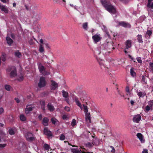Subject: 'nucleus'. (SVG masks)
<instances>
[{
  "mask_svg": "<svg viewBox=\"0 0 153 153\" xmlns=\"http://www.w3.org/2000/svg\"><path fill=\"white\" fill-rule=\"evenodd\" d=\"M100 1L107 10L111 14L116 13V9L111 4L108 3L105 0H100Z\"/></svg>",
  "mask_w": 153,
  "mask_h": 153,
  "instance_id": "obj_1",
  "label": "nucleus"
},
{
  "mask_svg": "<svg viewBox=\"0 0 153 153\" xmlns=\"http://www.w3.org/2000/svg\"><path fill=\"white\" fill-rule=\"evenodd\" d=\"M7 74H9L11 77H13L17 75L16 68L14 66L9 67L6 70Z\"/></svg>",
  "mask_w": 153,
  "mask_h": 153,
  "instance_id": "obj_2",
  "label": "nucleus"
},
{
  "mask_svg": "<svg viewBox=\"0 0 153 153\" xmlns=\"http://www.w3.org/2000/svg\"><path fill=\"white\" fill-rule=\"evenodd\" d=\"M101 48L102 49L106 50L109 53L115 49L114 47H113V44L111 42H108L106 44L102 45Z\"/></svg>",
  "mask_w": 153,
  "mask_h": 153,
  "instance_id": "obj_3",
  "label": "nucleus"
},
{
  "mask_svg": "<svg viewBox=\"0 0 153 153\" xmlns=\"http://www.w3.org/2000/svg\"><path fill=\"white\" fill-rule=\"evenodd\" d=\"M38 69L40 73L44 76H47L50 74V72L46 70V68L42 65V64H39L38 66Z\"/></svg>",
  "mask_w": 153,
  "mask_h": 153,
  "instance_id": "obj_4",
  "label": "nucleus"
},
{
  "mask_svg": "<svg viewBox=\"0 0 153 153\" xmlns=\"http://www.w3.org/2000/svg\"><path fill=\"white\" fill-rule=\"evenodd\" d=\"M26 140L30 142H32L35 140L36 139V137L32 133L28 132L25 136Z\"/></svg>",
  "mask_w": 153,
  "mask_h": 153,
  "instance_id": "obj_5",
  "label": "nucleus"
},
{
  "mask_svg": "<svg viewBox=\"0 0 153 153\" xmlns=\"http://www.w3.org/2000/svg\"><path fill=\"white\" fill-rule=\"evenodd\" d=\"M46 84L45 78L43 76L40 77L39 82L38 83V87L39 88L44 87L46 85Z\"/></svg>",
  "mask_w": 153,
  "mask_h": 153,
  "instance_id": "obj_6",
  "label": "nucleus"
},
{
  "mask_svg": "<svg viewBox=\"0 0 153 153\" xmlns=\"http://www.w3.org/2000/svg\"><path fill=\"white\" fill-rule=\"evenodd\" d=\"M119 25L125 28H130L131 27V25L128 23L124 21H121L118 22Z\"/></svg>",
  "mask_w": 153,
  "mask_h": 153,
  "instance_id": "obj_7",
  "label": "nucleus"
},
{
  "mask_svg": "<svg viewBox=\"0 0 153 153\" xmlns=\"http://www.w3.org/2000/svg\"><path fill=\"white\" fill-rule=\"evenodd\" d=\"M43 132L44 134L48 137H52L53 136V134L52 132L47 127L44 128Z\"/></svg>",
  "mask_w": 153,
  "mask_h": 153,
  "instance_id": "obj_8",
  "label": "nucleus"
},
{
  "mask_svg": "<svg viewBox=\"0 0 153 153\" xmlns=\"http://www.w3.org/2000/svg\"><path fill=\"white\" fill-rule=\"evenodd\" d=\"M99 34H96L94 35L93 36L92 38L95 43H97L99 42L101 39L100 37Z\"/></svg>",
  "mask_w": 153,
  "mask_h": 153,
  "instance_id": "obj_9",
  "label": "nucleus"
},
{
  "mask_svg": "<svg viewBox=\"0 0 153 153\" xmlns=\"http://www.w3.org/2000/svg\"><path fill=\"white\" fill-rule=\"evenodd\" d=\"M141 119V116L140 114H138L134 117L133 120L134 122L138 123Z\"/></svg>",
  "mask_w": 153,
  "mask_h": 153,
  "instance_id": "obj_10",
  "label": "nucleus"
},
{
  "mask_svg": "<svg viewBox=\"0 0 153 153\" xmlns=\"http://www.w3.org/2000/svg\"><path fill=\"white\" fill-rule=\"evenodd\" d=\"M0 9L1 10L6 13H8V10L6 6L1 4L0 3Z\"/></svg>",
  "mask_w": 153,
  "mask_h": 153,
  "instance_id": "obj_11",
  "label": "nucleus"
},
{
  "mask_svg": "<svg viewBox=\"0 0 153 153\" xmlns=\"http://www.w3.org/2000/svg\"><path fill=\"white\" fill-rule=\"evenodd\" d=\"M51 88L52 90H55L56 88H58V84L53 80L51 81Z\"/></svg>",
  "mask_w": 153,
  "mask_h": 153,
  "instance_id": "obj_12",
  "label": "nucleus"
},
{
  "mask_svg": "<svg viewBox=\"0 0 153 153\" xmlns=\"http://www.w3.org/2000/svg\"><path fill=\"white\" fill-rule=\"evenodd\" d=\"M92 143L94 145L98 146L99 144L100 141L97 137L94 138L92 140Z\"/></svg>",
  "mask_w": 153,
  "mask_h": 153,
  "instance_id": "obj_13",
  "label": "nucleus"
},
{
  "mask_svg": "<svg viewBox=\"0 0 153 153\" xmlns=\"http://www.w3.org/2000/svg\"><path fill=\"white\" fill-rule=\"evenodd\" d=\"M71 152L73 153H82L80 149H78L77 148H72L71 149Z\"/></svg>",
  "mask_w": 153,
  "mask_h": 153,
  "instance_id": "obj_14",
  "label": "nucleus"
},
{
  "mask_svg": "<svg viewBox=\"0 0 153 153\" xmlns=\"http://www.w3.org/2000/svg\"><path fill=\"white\" fill-rule=\"evenodd\" d=\"M137 136L138 138L140 140L141 143L144 142L145 141L143 140V136L141 133H137Z\"/></svg>",
  "mask_w": 153,
  "mask_h": 153,
  "instance_id": "obj_15",
  "label": "nucleus"
},
{
  "mask_svg": "<svg viewBox=\"0 0 153 153\" xmlns=\"http://www.w3.org/2000/svg\"><path fill=\"white\" fill-rule=\"evenodd\" d=\"M6 40L7 41V43L9 46H11L13 42V40L8 36H7Z\"/></svg>",
  "mask_w": 153,
  "mask_h": 153,
  "instance_id": "obj_16",
  "label": "nucleus"
},
{
  "mask_svg": "<svg viewBox=\"0 0 153 153\" xmlns=\"http://www.w3.org/2000/svg\"><path fill=\"white\" fill-rule=\"evenodd\" d=\"M16 130V129L15 128H10L8 132L10 135H13L15 134V132Z\"/></svg>",
  "mask_w": 153,
  "mask_h": 153,
  "instance_id": "obj_17",
  "label": "nucleus"
},
{
  "mask_svg": "<svg viewBox=\"0 0 153 153\" xmlns=\"http://www.w3.org/2000/svg\"><path fill=\"white\" fill-rule=\"evenodd\" d=\"M131 46V41L130 40H128L126 42V48L128 49Z\"/></svg>",
  "mask_w": 153,
  "mask_h": 153,
  "instance_id": "obj_18",
  "label": "nucleus"
},
{
  "mask_svg": "<svg viewBox=\"0 0 153 153\" xmlns=\"http://www.w3.org/2000/svg\"><path fill=\"white\" fill-rule=\"evenodd\" d=\"M48 119L47 117L44 118L42 120V123L45 126H47L48 125Z\"/></svg>",
  "mask_w": 153,
  "mask_h": 153,
  "instance_id": "obj_19",
  "label": "nucleus"
},
{
  "mask_svg": "<svg viewBox=\"0 0 153 153\" xmlns=\"http://www.w3.org/2000/svg\"><path fill=\"white\" fill-rule=\"evenodd\" d=\"M152 33V31L150 30H148L146 32V35L145 36V37L148 39H149L150 36Z\"/></svg>",
  "mask_w": 153,
  "mask_h": 153,
  "instance_id": "obj_20",
  "label": "nucleus"
},
{
  "mask_svg": "<svg viewBox=\"0 0 153 153\" xmlns=\"http://www.w3.org/2000/svg\"><path fill=\"white\" fill-rule=\"evenodd\" d=\"M33 108L30 106H27L25 109V112L26 114H29L30 111H32L33 110Z\"/></svg>",
  "mask_w": 153,
  "mask_h": 153,
  "instance_id": "obj_21",
  "label": "nucleus"
},
{
  "mask_svg": "<svg viewBox=\"0 0 153 153\" xmlns=\"http://www.w3.org/2000/svg\"><path fill=\"white\" fill-rule=\"evenodd\" d=\"M85 119L87 121L88 120L89 123H91V115L89 112L85 113Z\"/></svg>",
  "mask_w": 153,
  "mask_h": 153,
  "instance_id": "obj_22",
  "label": "nucleus"
},
{
  "mask_svg": "<svg viewBox=\"0 0 153 153\" xmlns=\"http://www.w3.org/2000/svg\"><path fill=\"white\" fill-rule=\"evenodd\" d=\"M153 0H148L147 6L149 8L153 9V2L151 3Z\"/></svg>",
  "mask_w": 153,
  "mask_h": 153,
  "instance_id": "obj_23",
  "label": "nucleus"
},
{
  "mask_svg": "<svg viewBox=\"0 0 153 153\" xmlns=\"http://www.w3.org/2000/svg\"><path fill=\"white\" fill-rule=\"evenodd\" d=\"M137 95L140 98L144 97L146 95V93L145 92H142L141 91L137 92Z\"/></svg>",
  "mask_w": 153,
  "mask_h": 153,
  "instance_id": "obj_24",
  "label": "nucleus"
},
{
  "mask_svg": "<svg viewBox=\"0 0 153 153\" xmlns=\"http://www.w3.org/2000/svg\"><path fill=\"white\" fill-rule=\"evenodd\" d=\"M137 41L139 43H142L143 42L142 36L141 35L138 34L137 35Z\"/></svg>",
  "mask_w": 153,
  "mask_h": 153,
  "instance_id": "obj_25",
  "label": "nucleus"
},
{
  "mask_svg": "<svg viewBox=\"0 0 153 153\" xmlns=\"http://www.w3.org/2000/svg\"><path fill=\"white\" fill-rule=\"evenodd\" d=\"M48 109L51 111H53L54 110V107L51 103H48Z\"/></svg>",
  "mask_w": 153,
  "mask_h": 153,
  "instance_id": "obj_26",
  "label": "nucleus"
},
{
  "mask_svg": "<svg viewBox=\"0 0 153 153\" xmlns=\"http://www.w3.org/2000/svg\"><path fill=\"white\" fill-rule=\"evenodd\" d=\"M85 145L86 147H88L89 149L93 147V146L94 145L92 143H91L90 142H88L87 143H85Z\"/></svg>",
  "mask_w": 153,
  "mask_h": 153,
  "instance_id": "obj_27",
  "label": "nucleus"
},
{
  "mask_svg": "<svg viewBox=\"0 0 153 153\" xmlns=\"http://www.w3.org/2000/svg\"><path fill=\"white\" fill-rule=\"evenodd\" d=\"M74 98L76 105L78 106H80L81 104L79 100V99L78 97L76 96H75Z\"/></svg>",
  "mask_w": 153,
  "mask_h": 153,
  "instance_id": "obj_28",
  "label": "nucleus"
},
{
  "mask_svg": "<svg viewBox=\"0 0 153 153\" xmlns=\"http://www.w3.org/2000/svg\"><path fill=\"white\" fill-rule=\"evenodd\" d=\"M134 68L132 67L130 69V74L131 76L134 77L136 75V73L134 71Z\"/></svg>",
  "mask_w": 153,
  "mask_h": 153,
  "instance_id": "obj_29",
  "label": "nucleus"
},
{
  "mask_svg": "<svg viewBox=\"0 0 153 153\" xmlns=\"http://www.w3.org/2000/svg\"><path fill=\"white\" fill-rule=\"evenodd\" d=\"M39 51L41 53H42L44 51V48L43 46V45L40 44L39 47Z\"/></svg>",
  "mask_w": 153,
  "mask_h": 153,
  "instance_id": "obj_30",
  "label": "nucleus"
},
{
  "mask_svg": "<svg viewBox=\"0 0 153 153\" xmlns=\"http://www.w3.org/2000/svg\"><path fill=\"white\" fill-rule=\"evenodd\" d=\"M62 96L63 97L65 98H67L68 97V92L65 91L64 90H62Z\"/></svg>",
  "mask_w": 153,
  "mask_h": 153,
  "instance_id": "obj_31",
  "label": "nucleus"
},
{
  "mask_svg": "<svg viewBox=\"0 0 153 153\" xmlns=\"http://www.w3.org/2000/svg\"><path fill=\"white\" fill-rule=\"evenodd\" d=\"M19 117L20 120L22 121H24L26 120V118L23 114L20 115Z\"/></svg>",
  "mask_w": 153,
  "mask_h": 153,
  "instance_id": "obj_32",
  "label": "nucleus"
},
{
  "mask_svg": "<svg viewBox=\"0 0 153 153\" xmlns=\"http://www.w3.org/2000/svg\"><path fill=\"white\" fill-rule=\"evenodd\" d=\"M149 105L151 108V110H152V107L153 106V100H151L148 102Z\"/></svg>",
  "mask_w": 153,
  "mask_h": 153,
  "instance_id": "obj_33",
  "label": "nucleus"
},
{
  "mask_svg": "<svg viewBox=\"0 0 153 153\" xmlns=\"http://www.w3.org/2000/svg\"><path fill=\"white\" fill-rule=\"evenodd\" d=\"M43 147L45 149L47 150H49L50 148V146L48 144L45 143L43 146Z\"/></svg>",
  "mask_w": 153,
  "mask_h": 153,
  "instance_id": "obj_34",
  "label": "nucleus"
},
{
  "mask_svg": "<svg viewBox=\"0 0 153 153\" xmlns=\"http://www.w3.org/2000/svg\"><path fill=\"white\" fill-rule=\"evenodd\" d=\"M83 28L85 30H87L88 29V23L85 22V23H83L82 25Z\"/></svg>",
  "mask_w": 153,
  "mask_h": 153,
  "instance_id": "obj_35",
  "label": "nucleus"
},
{
  "mask_svg": "<svg viewBox=\"0 0 153 153\" xmlns=\"http://www.w3.org/2000/svg\"><path fill=\"white\" fill-rule=\"evenodd\" d=\"M76 124V120L73 119L72 120V122L71 123V125L73 127H74Z\"/></svg>",
  "mask_w": 153,
  "mask_h": 153,
  "instance_id": "obj_36",
  "label": "nucleus"
},
{
  "mask_svg": "<svg viewBox=\"0 0 153 153\" xmlns=\"http://www.w3.org/2000/svg\"><path fill=\"white\" fill-rule=\"evenodd\" d=\"M83 109H84V111L85 112V113H86L88 112V108H87V107L86 106H85V105L83 104Z\"/></svg>",
  "mask_w": 153,
  "mask_h": 153,
  "instance_id": "obj_37",
  "label": "nucleus"
},
{
  "mask_svg": "<svg viewBox=\"0 0 153 153\" xmlns=\"http://www.w3.org/2000/svg\"><path fill=\"white\" fill-rule=\"evenodd\" d=\"M65 139V136L63 134H61L59 139L61 140H64Z\"/></svg>",
  "mask_w": 153,
  "mask_h": 153,
  "instance_id": "obj_38",
  "label": "nucleus"
},
{
  "mask_svg": "<svg viewBox=\"0 0 153 153\" xmlns=\"http://www.w3.org/2000/svg\"><path fill=\"white\" fill-rule=\"evenodd\" d=\"M150 109H151V107L149 106V105H147L145 108V111H147V112H149V111Z\"/></svg>",
  "mask_w": 153,
  "mask_h": 153,
  "instance_id": "obj_39",
  "label": "nucleus"
},
{
  "mask_svg": "<svg viewBox=\"0 0 153 153\" xmlns=\"http://www.w3.org/2000/svg\"><path fill=\"white\" fill-rule=\"evenodd\" d=\"M11 87L10 85H6L5 86V89L7 91H10V89Z\"/></svg>",
  "mask_w": 153,
  "mask_h": 153,
  "instance_id": "obj_40",
  "label": "nucleus"
},
{
  "mask_svg": "<svg viewBox=\"0 0 153 153\" xmlns=\"http://www.w3.org/2000/svg\"><path fill=\"white\" fill-rule=\"evenodd\" d=\"M40 104L41 105V106H44L45 105V102L44 100H42L40 101Z\"/></svg>",
  "mask_w": 153,
  "mask_h": 153,
  "instance_id": "obj_41",
  "label": "nucleus"
},
{
  "mask_svg": "<svg viewBox=\"0 0 153 153\" xmlns=\"http://www.w3.org/2000/svg\"><path fill=\"white\" fill-rule=\"evenodd\" d=\"M28 42L29 44L30 45H33L34 42H33V39H30L28 41Z\"/></svg>",
  "mask_w": 153,
  "mask_h": 153,
  "instance_id": "obj_42",
  "label": "nucleus"
},
{
  "mask_svg": "<svg viewBox=\"0 0 153 153\" xmlns=\"http://www.w3.org/2000/svg\"><path fill=\"white\" fill-rule=\"evenodd\" d=\"M56 119L54 118H52L51 119V121L52 122V123L54 124V125L56 124Z\"/></svg>",
  "mask_w": 153,
  "mask_h": 153,
  "instance_id": "obj_43",
  "label": "nucleus"
},
{
  "mask_svg": "<svg viewBox=\"0 0 153 153\" xmlns=\"http://www.w3.org/2000/svg\"><path fill=\"white\" fill-rule=\"evenodd\" d=\"M136 59H137V61L139 63H142V61L141 59V58L140 57H137L136 58Z\"/></svg>",
  "mask_w": 153,
  "mask_h": 153,
  "instance_id": "obj_44",
  "label": "nucleus"
},
{
  "mask_svg": "<svg viewBox=\"0 0 153 153\" xmlns=\"http://www.w3.org/2000/svg\"><path fill=\"white\" fill-rule=\"evenodd\" d=\"M149 65L150 67V69L152 70V71H153V63L150 62Z\"/></svg>",
  "mask_w": 153,
  "mask_h": 153,
  "instance_id": "obj_45",
  "label": "nucleus"
},
{
  "mask_svg": "<svg viewBox=\"0 0 153 153\" xmlns=\"http://www.w3.org/2000/svg\"><path fill=\"white\" fill-rule=\"evenodd\" d=\"M15 55L17 57H19L21 55V53L19 51H17L15 52Z\"/></svg>",
  "mask_w": 153,
  "mask_h": 153,
  "instance_id": "obj_46",
  "label": "nucleus"
},
{
  "mask_svg": "<svg viewBox=\"0 0 153 153\" xmlns=\"http://www.w3.org/2000/svg\"><path fill=\"white\" fill-rule=\"evenodd\" d=\"M142 78L141 79L142 81L143 82H144V84H146V82L145 80V77L144 76L142 75Z\"/></svg>",
  "mask_w": 153,
  "mask_h": 153,
  "instance_id": "obj_47",
  "label": "nucleus"
},
{
  "mask_svg": "<svg viewBox=\"0 0 153 153\" xmlns=\"http://www.w3.org/2000/svg\"><path fill=\"white\" fill-rule=\"evenodd\" d=\"M128 57L131 59L132 60H133L134 62H137L135 61V59L134 58H133L131 55H128Z\"/></svg>",
  "mask_w": 153,
  "mask_h": 153,
  "instance_id": "obj_48",
  "label": "nucleus"
},
{
  "mask_svg": "<svg viewBox=\"0 0 153 153\" xmlns=\"http://www.w3.org/2000/svg\"><path fill=\"white\" fill-rule=\"evenodd\" d=\"M110 147L112 149L111 152L112 153H115V150L114 147L112 146H110Z\"/></svg>",
  "mask_w": 153,
  "mask_h": 153,
  "instance_id": "obj_49",
  "label": "nucleus"
},
{
  "mask_svg": "<svg viewBox=\"0 0 153 153\" xmlns=\"http://www.w3.org/2000/svg\"><path fill=\"white\" fill-rule=\"evenodd\" d=\"M65 110L67 111H69L70 110V108L68 106H65Z\"/></svg>",
  "mask_w": 153,
  "mask_h": 153,
  "instance_id": "obj_50",
  "label": "nucleus"
},
{
  "mask_svg": "<svg viewBox=\"0 0 153 153\" xmlns=\"http://www.w3.org/2000/svg\"><path fill=\"white\" fill-rule=\"evenodd\" d=\"M2 60L3 62H5L6 60V57L4 55H3L1 57Z\"/></svg>",
  "mask_w": 153,
  "mask_h": 153,
  "instance_id": "obj_51",
  "label": "nucleus"
},
{
  "mask_svg": "<svg viewBox=\"0 0 153 153\" xmlns=\"http://www.w3.org/2000/svg\"><path fill=\"white\" fill-rule=\"evenodd\" d=\"M44 44H45L46 45V48H48L49 49H50V46L49 45V44L48 43H47L45 42L44 43Z\"/></svg>",
  "mask_w": 153,
  "mask_h": 153,
  "instance_id": "obj_52",
  "label": "nucleus"
},
{
  "mask_svg": "<svg viewBox=\"0 0 153 153\" xmlns=\"http://www.w3.org/2000/svg\"><path fill=\"white\" fill-rule=\"evenodd\" d=\"M6 145L7 144H0V147L1 148H4L6 146Z\"/></svg>",
  "mask_w": 153,
  "mask_h": 153,
  "instance_id": "obj_53",
  "label": "nucleus"
},
{
  "mask_svg": "<svg viewBox=\"0 0 153 153\" xmlns=\"http://www.w3.org/2000/svg\"><path fill=\"white\" fill-rule=\"evenodd\" d=\"M62 119L64 120H67V117L66 115H63L62 117Z\"/></svg>",
  "mask_w": 153,
  "mask_h": 153,
  "instance_id": "obj_54",
  "label": "nucleus"
},
{
  "mask_svg": "<svg viewBox=\"0 0 153 153\" xmlns=\"http://www.w3.org/2000/svg\"><path fill=\"white\" fill-rule=\"evenodd\" d=\"M148 150L146 149H144L142 153H148Z\"/></svg>",
  "mask_w": 153,
  "mask_h": 153,
  "instance_id": "obj_55",
  "label": "nucleus"
},
{
  "mask_svg": "<svg viewBox=\"0 0 153 153\" xmlns=\"http://www.w3.org/2000/svg\"><path fill=\"white\" fill-rule=\"evenodd\" d=\"M4 109L2 108H0V114H1L3 112Z\"/></svg>",
  "mask_w": 153,
  "mask_h": 153,
  "instance_id": "obj_56",
  "label": "nucleus"
},
{
  "mask_svg": "<svg viewBox=\"0 0 153 153\" xmlns=\"http://www.w3.org/2000/svg\"><path fill=\"white\" fill-rule=\"evenodd\" d=\"M15 100L17 103H19V102L20 100L18 98H15Z\"/></svg>",
  "mask_w": 153,
  "mask_h": 153,
  "instance_id": "obj_57",
  "label": "nucleus"
},
{
  "mask_svg": "<svg viewBox=\"0 0 153 153\" xmlns=\"http://www.w3.org/2000/svg\"><path fill=\"white\" fill-rule=\"evenodd\" d=\"M39 42H40L41 43V44H42V45H43L44 44V41L42 39H41L40 40V41H39Z\"/></svg>",
  "mask_w": 153,
  "mask_h": 153,
  "instance_id": "obj_58",
  "label": "nucleus"
},
{
  "mask_svg": "<svg viewBox=\"0 0 153 153\" xmlns=\"http://www.w3.org/2000/svg\"><path fill=\"white\" fill-rule=\"evenodd\" d=\"M126 91L127 92H129V88L128 86H126Z\"/></svg>",
  "mask_w": 153,
  "mask_h": 153,
  "instance_id": "obj_59",
  "label": "nucleus"
},
{
  "mask_svg": "<svg viewBox=\"0 0 153 153\" xmlns=\"http://www.w3.org/2000/svg\"><path fill=\"white\" fill-rule=\"evenodd\" d=\"M38 118L40 120H41L42 118V115L40 114L38 116Z\"/></svg>",
  "mask_w": 153,
  "mask_h": 153,
  "instance_id": "obj_60",
  "label": "nucleus"
},
{
  "mask_svg": "<svg viewBox=\"0 0 153 153\" xmlns=\"http://www.w3.org/2000/svg\"><path fill=\"white\" fill-rule=\"evenodd\" d=\"M65 100L68 103L69 101V99L68 97L67 98H66Z\"/></svg>",
  "mask_w": 153,
  "mask_h": 153,
  "instance_id": "obj_61",
  "label": "nucleus"
},
{
  "mask_svg": "<svg viewBox=\"0 0 153 153\" xmlns=\"http://www.w3.org/2000/svg\"><path fill=\"white\" fill-rule=\"evenodd\" d=\"M130 103L132 105H134L135 102L132 100H131L130 101Z\"/></svg>",
  "mask_w": 153,
  "mask_h": 153,
  "instance_id": "obj_62",
  "label": "nucleus"
},
{
  "mask_svg": "<svg viewBox=\"0 0 153 153\" xmlns=\"http://www.w3.org/2000/svg\"><path fill=\"white\" fill-rule=\"evenodd\" d=\"M41 108L42 110L44 111L45 110V106H42L41 107Z\"/></svg>",
  "mask_w": 153,
  "mask_h": 153,
  "instance_id": "obj_63",
  "label": "nucleus"
},
{
  "mask_svg": "<svg viewBox=\"0 0 153 153\" xmlns=\"http://www.w3.org/2000/svg\"><path fill=\"white\" fill-rule=\"evenodd\" d=\"M82 153H93L92 152H85L84 151H82Z\"/></svg>",
  "mask_w": 153,
  "mask_h": 153,
  "instance_id": "obj_64",
  "label": "nucleus"
}]
</instances>
